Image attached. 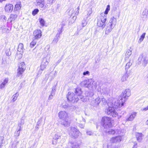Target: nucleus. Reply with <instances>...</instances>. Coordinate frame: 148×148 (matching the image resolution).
Instances as JSON below:
<instances>
[{
    "label": "nucleus",
    "mask_w": 148,
    "mask_h": 148,
    "mask_svg": "<svg viewBox=\"0 0 148 148\" xmlns=\"http://www.w3.org/2000/svg\"><path fill=\"white\" fill-rule=\"evenodd\" d=\"M118 101L117 99H114L112 101L113 102L112 103L111 101L108 102V105L109 107L106 111L108 115L113 117H115L117 116L118 113L116 112L114 108L116 109L118 107L121 106Z\"/></svg>",
    "instance_id": "f257e3e1"
},
{
    "label": "nucleus",
    "mask_w": 148,
    "mask_h": 148,
    "mask_svg": "<svg viewBox=\"0 0 148 148\" xmlns=\"http://www.w3.org/2000/svg\"><path fill=\"white\" fill-rule=\"evenodd\" d=\"M130 95V90L129 89L125 90L121 93V95L119 97V100L117 99L121 106L124 105V103Z\"/></svg>",
    "instance_id": "f03ea898"
},
{
    "label": "nucleus",
    "mask_w": 148,
    "mask_h": 148,
    "mask_svg": "<svg viewBox=\"0 0 148 148\" xmlns=\"http://www.w3.org/2000/svg\"><path fill=\"white\" fill-rule=\"evenodd\" d=\"M113 120L107 116H104L101 120V124L105 129H108L111 127L113 125Z\"/></svg>",
    "instance_id": "7ed1b4c3"
},
{
    "label": "nucleus",
    "mask_w": 148,
    "mask_h": 148,
    "mask_svg": "<svg viewBox=\"0 0 148 148\" xmlns=\"http://www.w3.org/2000/svg\"><path fill=\"white\" fill-rule=\"evenodd\" d=\"M116 23V18L113 17L111 18L107 25L105 31V34H109L114 27Z\"/></svg>",
    "instance_id": "20e7f679"
},
{
    "label": "nucleus",
    "mask_w": 148,
    "mask_h": 148,
    "mask_svg": "<svg viewBox=\"0 0 148 148\" xmlns=\"http://www.w3.org/2000/svg\"><path fill=\"white\" fill-rule=\"evenodd\" d=\"M148 62V55L143 54L140 55L138 59L137 63L140 64H142V65L145 67L147 65Z\"/></svg>",
    "instance_id": "39448f33"
},
{
    "label": "nucleus",
    "mask_w": 148,
    "mask_h": 148,
    "mask_svg": "<svg viewBox=\"0 0 148 148\" xmlns=\"http://www.w3.org/2000/svg\"><path fill=\"white\" fill-rule=\"evenodd\" d=\"M101 19L97 21V25L103 29L106 26L105 23L106 20L107 15H105L103 13H101Z\"/></svg>",
    "instance_id": "423d86ee"
},
{
    "label": "nucleus",
    "mask_w": 148,
    "mask_h": 148,
    "mask_svg": "<svg viewBox=\"0 0 148 148\" xmlns=\"http://www.w3.org/2000/svg\"><path fill=\"white\" fill-rule=\"evenodd\" d=\"M25 66L24 62H22L19 64L17 70V73L16 77H21L23 72L25 70Z\"/></svg>",
    "instance_id": "0eeeda50"
},
{
    "label": "nucleus",
    "mask_w": 148,
    "mask_h": 148,
    "mask_svg": "<svg viewBox=\"0 0 148 148\" xmlns=\"http://www.w3.org/2000/svg\"><path fill=\"white\" fill-rule=\"evenodd\" d=\"M68 100L73 102H77L78 100V98H77V96L75 95L73 92H69L67 96Z\"/></svg>",
    "instance_id": "6e6552de"
},
{
    "label": "nucleus",
    "mask_w": 148,
    "mask_h": 148,
    "mask_svg": "<svg viewBox=\"0 0 148 148\" xmlns=\"http://www.w3.org/2000/svg\"><path fill=\"white\" fill-rule=\"evenodd\" d=\"M75 94H76L77 96V98H78V100L80 99L81 101H84L85 99H84V97L81 95L82 93V92L81 89L80 88H77L75 89Z\"/></svg>",
    "instance_id": "1a4fd4ad"
},
{
    "label": "nucleus",
    "mask_w": 148,
    "mask_h": 148,
    "mask_svg": "<svg viewBox=\"0 0 148 148\" xmlns=\"http://www.w3.org/2000/svg\"><path fill=\"white\" fill-rule=\"evenodd\" d=\"M42 32L40 29H36L34 30L33 32V36L34 37L33 38L34 40H36L38 39L41 38L42 36Z\"/></svg>",
    "instance_id": "9d476101"
},
{
    "label": "nucleus",
    "mask_w": 148,
    "mask_h": 148,
    "mask_svg": "<svg viewBox=\"0 0 148 148\" xmlns=\"http://www.w3.org/2000/svg\"><path fill=\"white\" fill-rule=\"evenodd\" d=\"M79 130H70L69 134L72 137L76 138L79 136Z\"/></svg>",
    "instance_id": "9b49d317"
},
{
    "label": "nucleus",
    "mask_w": 148,
    "mask_h": 148,
    "mask_svg": "<svg viewBox=\"0 0 148 148\" xmlns=\"http://www.w3.org/2000/svg\"><path fill=\"white\" fill-rule=\"evenodd\" d=\"M58 115L60 118L63 120L69 118L68 114L65 111H61L58 113Z\"/></svg>",
    "instance_id": "f8f14e48"
},
{
    "label": "nucleus",
    "mask_w": 148,
    "mask_h": 148,
    "mask_svg": "<svg viewBox=\"0 0 148 148\" xmlns=\"http://www.w3.org/2000/svg\"><path fill=\"white\" fill-rule=\"evenodd\" d=\"M130 72L125 71V73L123 75L121 78V81L122 82H124L127 80L128 77L130 75Z\"/></svg>",
    "instance_id": "ddd939ff"
},
{
    "label": "nucleus",
    "mask_w": 148,
    "mask_h": 148,
    "mask_svg": "<svg viewBox=\"0 0 148 148\" xmlns=\"http://www.w3.org/2000/svg\"><path fill=\"white\" fill-rule=\"evenodd\" d=\"M36 3V5L41 8H45L44 0H35Z\"/></svg>",
    "instance_id": "4468645a"
},
{
    "label": "nucleus",
    "mask_w": 148,
    "mask_h": 148,
    "mask_svg": "<svg viewBox=\"0 0 148 148\" xmlns=\"http://www.w3.org/2000/svg\"><path fill=\"white\" fill-rule=\"evenodd\" d=\"M122 140V137L121 136H118L112 138L110 140V142L112 143H119Z\"/></svg>",
    "instance_id": "2eb2a0df"
},
{
    "label": "nucleus",
    "mask_w": 148,
    "mask_h": 148,
    "mask_svg": "<svg viewBox=\"0 0 148 148\" xmlns=\"http://www.w3.org/2000/svg\"><path fill=\"white\" fill-rule=\"evenodd\" d=\"M47 59L46 58L43 59L40 65V67L42 70H44L48 64Z\"/></svg>",
    "instance_id": "dca6fc26"
},
{
    "label": "nucleus",
    "mask_w": 148,
    "mask_h": 148,
    "mask_svg": "<svg viewBox=\"0 0 148 148\" xmlns=\"http://www.w3.org/2000/svg\"><path fill=\"white\" fill-rule=\"evenodd\" d=\"M88 88L90 89L93 87H95L96 83L93 79H88Z\"/></svg>",
    "instance_id": "f3484780"
},
{
    "label": "nucleus",
    "mask_w": 148,
    "mask_h": 148,
    "mask_svg": "<svg viewBox=\"0 0 148 148\" xmlns=\"http://www.w3.org/2000/svg\"><path fill=\"white\" fill-rule=\"evenodd\" d=\"M110 91V89L108 88L104 87H103L100 91L102 95L106 96L109 93Z\"/></svg>",
    "instance_id": "a211bd4d"
},
{
    "label": "nucleus",
    "mask_w": 148,
    "mask_h": 148,
    "mask_svg": "<svg viewBox=\"0 0 148 148\" xmlns=\"http://www.w3.org/2000/svg\"><path fill=\"white\" fill-rule=\"evenodd\" d=\"M13 8V6L12 4H7L5 7V11L7 12H11L12 11Z\"/></svg>",
    "instance_id": "6ab92c4d"
},
{
    "label": "nucleus",
    "mask_w": 148,
    "mask_h": 148,
    "mask_svg": "<svg viewBox=\"0 0 148 148\" xmlns=\"http://www.w3.org/2000/svg\"><path fill=\"white\" fill-rule=\"evenodd\" d=\"M62 124L65 127H68L70 125V121L69 118H66L63 120V121L62 123Z\"/></svg>",
    "instance_id": "aec40b11"
},
{
    "label": "nucleus",
    "mask_w": 148,
    "mask_h": 148,
    "mask_svg": "<svg viewBox=\"0 0 148 148\" xmlns=\"http://www.w3.org/2000/svg\"><path fill=\"white\" fill-rule=\"evenodd\" d=\"M136 138L137 140L139 142L141 141L142 139V137L143 136V135L142 133L138 132H136L135 133Z\"/></svg>",
    "instance_id": "412c9836"
},
{
    "label": "nucleus",
    "mask_w": 148,
    "mask_h": 148,
    "mask_svg": "<svg viewBox=\"0 0 148 148\" xmlns=\"http://www.w3.org/2000/svg\"><path fill=\"white\" fill-rule=\"evenodd\" d=\"M148 12V9L147 8H145L141 14L142 18H147V16Z\"/></svg>",
    "instance_id": "4be33fe9"
},
{
    "label": "nucleus",
    "mask_w": 148,
    "mask_h": 148,
    "mask_svg": "<svg viewBox=\"0 0 148 148\" xmlns=\"http://www.w3.org/2000/svg\"><path fill=\"white\" fill-rule=\"evenodd\" d=\"M136 112H133L131 114L127 119L126 120L127 121H132L136 116Z\"/></svg>",
    "instance_id": "5701e85b"
},
{
    "label": "nucleus",
    "mask_w": 148,
    "mask_h": 148,
    "mask_svg": "<svg viewBox=\"0 0 148 148\" xmlns=\"http://www.w3.org/2000/svg\"><path fill=\"white\" fill-rule=\"evenodd\" d=\"M57 74V72L56 71H55L54 72H51L49 74V79L50 81L52 80L56 76V75Z\"/></svg>",
    "instance_id": "b1692460"
},
{
    "label": "nucleus",
    "mask_w": 148,
    "mask_h": 148,
    "mask_svg": "<svg viewBox=\"0 0 148 148\" xmlns=\"http://www.w3.org/2000/svg\"><path fill=\"white\" fill-rule=\"evenodd\" d=\"M8 80L9 79L8 78L5 79L2 83L0 85V88L1 89L3 88L6 84L8 82Z\"/></svg>",
    "instance_id": "393cba45"
},
{
    "label": "nucleus",
    "mask_w": 148,
    "mask_h": 148,
    "mask_svg": "<svg viewBox=\"0 0 148 148\" xmlns=\"http://www.w3.org/2000/svg\"><path fill=\"white\" fill-rule=\"evenodd\" d=\"M0 30L2 33H4L6 32L9 29L6 26L3 25L1 27Z\"/></svg>",
    "instance_id": "a878e982"
},
{
    "label": "nucleus",
    "mask_w": 148,
    "mask_h": 148,
    "mask_svg": "<svg viewBox=\"0 0 148 148\" xmlns=\"http://www.w3.org/2000/svg\"><path fill=\"white\" fill-rule=\"evenodd\" d=\"M131 54L132 51L130 49L128 50L125 54V60H126L129 58Z\"/></svg>",
    "instance_id": "bb28decb"
},
{
    "label": "nucleus",
    "mask_w": 148,
    "mask_h": 148,
    "mask_svg": "<svg viewBox=\"0 0 148 148\" xmlns=\"http://www.w3.org/2000/svg\"><path fill=\"white\" fill-rule=\"evenodd\" d=\"M17 15L16 14H12L10 15V18L9 19L10 22L12 23L13 21H14L17 17Z\"/></svg>",
    "instance_id": "cd10ccee"
},
{
    "label": "nucleus",
    "mask_w": 148,
    "mask_h": 148,
    "mask_svg": "<svg viewBox=\"0 0 148 148\" xmlns=\"http://www.w3.org/2000/svg\"><path fill=\"white\" fill-rule=\"evenodd\" d=\"M88 80H84L80 84L82 86L88 88Z\"/></svg>",
    "instance_id": "c85d7f7f"
},
{
    "label": "nucleus",
    "mask_w": 148,
    "mask_h": 148,
    "mask_svg": "<svg viewBox=\"0 0 148 148\" xmlns=\"http://www.w3.org/2000/svg\"><path fill=\"white\" fill-rule=\"evenodd\" d=\"M23 46V45L22 43H19L18 47V51L23 52L24 49Z\"/></svg>",
    "instance_id": "c756f323"
},
{
    "label": "nucleus",
    "mask_w": 148,
    "mask_h": 148,
    "mask_svg": "<svg viewBox=\"0 0 148 148\" xmlns=\"http://www.w3.org/2000/svg\"><path fill=\"white\" fill-rule=\"evenodd\" d=\"M106 130V133L108 134H117V132L118 130Z\"/></svg>",
    "instance_id": "7c9ffc66"
},
{
    "label": "nucleus",
    "mask_w": 148,
    "mask_h": 148,
    "mask_svg": "<svg viewBox=\"0 0 148 148\" xmlns=\"http://www.w3.org/2000/svg\"><path fill=\"white\" fill-rule=\"evenodd\" d=\"M21 7V2H18L15 5L14 9L16 10H20Z\"/></svg>",
    "instance_id": "2f4dec72"
},
{
    "label": "nucleus",
    "mask_w": 148,
    "mask_h": 148,
    "mask_svg": "<svg viewBox=\"0 0 148 148\" xmlns=\"http://www.w3.org/2000/svg\"><path fill=\"white\" fill-rule=\"evenodd\" d=\"M60 38V36L58 34H57L55 38L53 41V42L54 43L56 44L59 40V38Z\"/></svg>",
    "instance_id": "473e14b6"
},
{
    "label": "nucleus",
    "mask_w": 148,
    "mask_h": 148,
    "mask_svg": "<svg viewBox=\"0 0 148 148\" xmlns=\"http://www.w3.org/2000/svg\"><path fill=\"white\" fill-rule=\"evenodd\" d=\"M132 62L130 60L128 62H127L125 65V71H128V69L130 68V67L132 65Z\"/></svg>",
    "instance_id": "72a5a7b5"
},
{
    "label": "nucleus",
    "mask_w": 148,
    "mask_h": 148,
    "mask_svg": "<svg viewBox=\"0 0 148 148\" xmlns=\"http://www.w3.org/2000/svg\"><path fill=\"white\" fill-rule=\"evenodd\" d=\"M36 39L34 40L33 38V41L30 43V47L31 48H33L36 45Z\"/></svg>",
    "instance_id": "f704fd0d"
},
{
    "label": "nucleus",
    "mask_w": 148,
    "mask_h": 148,
    "mask_svg": "<svg viewBox=\"0 0 148 148\" xmlns=\"http://www.w3.org/2000/svg\"><path fill=\"white\" fill-rule=\"evenodd\" d=\"M45 120V118H43L42 117L40 118L38 121V123L40 124L41 125L42 123L44 124Z\"/></svg>",
    "instance_id": "c9c22d12"
},
{
    "label": "nucleus",
    "mask_w": 148,
    "mask_h": 148,
    "mask_svg": "<svg viewBox=\"0 0 148 148\" xmlns=\"http://www.w3.org/2000/svg\"><path fill=\"white\" fill-rule=\"evenodd\" d=\"M145 34L146 33H144L140 36V38L138 40V42L139 43H140L141 42L143 41L144 38H145Z\"/></svg>",
    "instance_id": "e433bc0d"
},
{
    "label": "nucleus",
    "mask_w": 148,
    "mask_h": 148,
    "mask_svg": "<svg viewBox=\"0 0 148 148\" xmlns=\"http://www.w3.org/2000/svg\"><path fill=\"white\" fill-rule=\"evenodd\" d=\"M19 95V94L18 92H17L14 94L12 96L13 99L12 101L13 102L15 101L17 99V97Z\"/></svg>",
    "instance_id": "4c0bfd02"
},
{
    "label": "nucleus",
    "mask_w": 148,
    "mask_h": 148,
    "mask_svg": "<svg viewBox=\"0 0 148 148\" xmlns=\"http://www.w3.org/2000/svg\"><path fill=\"white\" fill-rule=\"evenodd\" d=\"M56 86H53L52 88V90L51 91L50 94L54 96L55 94V92L56 91Z\"/></svg>",
    "instance_id": "58836bf2"
},
{
    "label": "nucleus",
    "mask_w": 148,
    "mask_h": 148,
    "mask_svg": "<svg viewBox=\"0 0 148 148\" xmlns=\"http://www.w3.org/2000/svg\"><path fill=\"white\" fill-rule=\"evenodd\" d=\"M94 101L96 105H98L100 102V98L99 97H97L96 99L94 100Z\"/></svg>",
    "instance_id": "ea45409f"
},
{
    "label": "nucleus",
    "mask_w": 148,
    "mask_h": 148,
    "mask_svg": "<svg viewBox=\"0 0 148 148\" xmlns=\"http://www.w3.org/2000/svg\"><path fill=\"white\" fill-rule=\"evenodd\" d=\"M10 49L9 48L6 49L5 53L6 55L8 56H10L11 55V52L10 51Z\"/></svg>",
    "instance_id": "a19ab883"
},
{
    "label": "nucleus",
    "mask_w": 148,
    "mask_h": 148,
    "mask_svg": "<svg viewBox=\"0 0 148 148\" xmlns=\"http://www.w3.org/2000/svg\"><path fill=\"white\" fill-rule=\"evenodd\" d=\"M110 5H108L107 6V7H106V10L105 11L104 13L103 14H104L106 15L107 14H108V13L109 11L110 10Z\"/></svg>",
    "instance_id": "79ce46f5"
},
{
    "label": "nucleus",
    "mask_w": 148,
    "mask_h": 148,
    "mask_svg": "<svg viewBox=\"0 0 148 148\" xmlns=\"http://www.w3.org/2000/svg\"><path fill=\"white\" fill-rule=\"evenodd\" d=\"M39 22L40 25L42 26H44L45 25V21L42 18H41L39 19Z\"/></svg>",
    "instance_id": "37998d69"
},
{
    "label": "nucleus",
    "mask_w": 148,
    "mask_h": 148,
    "mask_svg": "<svg viewBox=\"0 0 148 148\" xmlns=\"http://www.w3.org/2000/svg\"><path fill=\"white\" fill-rule=\"evenodd\" d=\"M87 24V23L86 20L84 19L82 21L81 23V25L83 27L86 25Z\"/></svg>",
    "instance_id": "c03bdc74"
},
{
    "label": "nucleus",
    "mask_w": 148,
    "mask_h": 148,
    "mask_svg": "<svg viewBox=\"0 0 148 148\" xmlns=\"http://www.w3.org/2000/svg\"><path fill=\"white\" fill-rule=\"evenodd\" d=\"M63 26H62L61 27L58 29V32L57 34H58L59 36H60V35L62 33V32L63 31Z\"/></svg>",
    "instance_id": "a18cd8bd"
},
{
    "label": "nucleus",
    "mask_w": 148,
    "mask_h": 148,
    "mask_svg": "<svg viewBox=\"0 0 148 148\" xmlns=\"http://www.w3.org/2000/svg\"><path fill=\"white\" fill-rule=\"evenodd\" d=\"M54 1V0H47V4L49 5L50 6L51 5H52Z\"/></svg>",
    "instance_id": "49530a36"
},
{
    "label": "nucleus",
    "mask_w": 148,
    "mask_h": 148,
    "mask_svg": "<svg viewBox=\"0 0 148 148\" xmlns=\"http://www.w3.org/2000/svg\"><path fill=\"white\" fill-rule=\"evenodd\" d=\"M39 10L38 9H34L32 12V14L34 16L36 15L38 12Z\"/></svg>",
    "instance_id": "de8ad7c7"
},
{
    "label": "nucleus",
    "mask_w": 148,
    "mask_h": 148,
    "mask_svg": "<svg viewBox=\"0 0 148 148\" xmlns=\"http://www.w3.org/2000/svg\"><path fill=\"white\" fill-rule=\"evenodd\" d=\"M79 7H78L75 10V15H77L79 12Z\"/></svg>",
    "instance_id": "09e8293b"
},
{
    "label": "nucleus",
    "mask_w": 148,
    "mask_h": 148,
    "mask_svg": "<svg viewBox=\"0 0 148 148\" xmlns=\"http://www.w3.org/2000/svg\"><path fill=\"white\" fill-rule=\"evenodd\" d=\"M60 137V136L58 134H56L55 136L53 138V139L57 141L58 139Z\"/></svg>",
    "instance_id": "8fccbe9b"
},
{
    "label": "nucleus",
    "mask_w": 148,
    "mask_h": 148,
    "mask_svg": "<svg viewBox=\"0 0 148 148\" xmlns=\"http://www.w3.org/2000/svg\"><path fill=\"white\" fill-rule=\"evenodd\" d=\"M4 139V138L2 136L0 137V147H1L2 144L3 143V141Z\"/></svg>",
    "instance_id": "3c124183"
},
{
    "label": "nucleus",
    "mask_w": 148,
    "mask_h": 148,
    "mask_svg": "<svg viewBox=\"0 0 148 148\" xmlns=\"http://www.w3.org/2000/svg\"><path fill=\"white\" fill-rule=\"evenodd\" d=\"M20 130H18L17 131H16L15 133H14V136H18L20 134Z\"/></svg>",
    "instance_id": "603ef678"
},
{
    "label": "nucleus",
    "mask_w": 148,
    "mask_h": 148,
    "mask_svg": "<svg viewBox=\"0 0 148 148\" xmlns=\"http://www.w3.org/2000/svg\"><path fill=\"white\" fill-rule=\"evenodd\" d=\"M86 133L87 135H91L93 134V133L92 132L91 130H88L86 132Z\"/></svg>",
    "instance_id": "864d4df0"
},
{
    "label": "nucleus",
    "mask_w": 148,
    "mask_h": 148,
    "mask_svg": "<svg viewBox=\"0 0 148 148\" xmlns=\"http://www.w3.org/2000/svg\"><path fill=\"white\" fill-rule=\"evenodd\" d=\"M101 101L103 104H105L107 102L105 99L103 98L102 99Z\"/></svg>",
    "instance_id": "5fc2aeb1"
},
{
    "label": "nucleus",
    "mask_w": 148,
    "mask_h": 148,
    "mask_svg": "<svg viewBox=\"0 0 148 148\" xmlns=\"http://www.w3.org/2000/svg\"><path fill=\"white\" fill-rule=\"evenodd\" d=\"M19 122H20L21 123L22 125H23L24 123V118L23 117H22L21 118V120Z\"/></svg>",
    "instance_id": "6e6d98bb"
},
{
    "label": "nucleus",
    "mask_w": 148,
    "mask_h": 148,
    "mask_svg": "<svg viewBox=\"0 0 148 148\" xmlns=\"http://www.w3.org/2000/svg\"><path fill=\"white\" fill-rule=\"evenodd\" d=\"M22 124L20 122H19L18 127V130H21V129L22 128Z\"/></svg>",
    "instance_id": "4d7b16f0"
},
{
    "label": "nucleus",
    "mask_w": 148,
    "mask_h": 148,
    "mask_svg": "<svg viewBox=\"0 0 148 148\" xmlns=\"http://www.w3.org/2000/svg\"><path fill=\"white\" fill-rule=\"evenodd\" d=\"M83 75H90V72L88 71H87L86 72H84L83 73Z\"/></svg>",
    "instance_id": "13d9d810"
},
{
    "label": "nucleus",
    "mask_w": 148,
    "mask_h": 148,
    "mask_svg": "<svg viewBox=\"0 0 148 148\" xmlns=\"http://www.w3.org/2000/svg\"><path fill=\"white\" fill-rule=\"evenodd\" d=\"M92 13V8H90V10L87 14V16H89Z\"/></svg>",
    "instance_id": "bf43d9fd"
},
{
    "label": "nucleus",
    "mask_w": 148,
    "mask_h": 148,
    "mask_svg": "<svg viewBox=\"0 0 148 148\" xmlns=\"http://www.w3.org/2000/svg\"><path fill=\"white\" fill-rule=\"evenodd\" d=\"M79 126L81 129L84 128V125L83 124L80 123L79 124Z\"/></svg>",
    "instance_id": "052dcab7"
},
{
    "label": "nucleus",
    "mask_w": 148,
    "mask_h": 148,
    "mask_svg": "<svg viewBox=\"0 0 148 148\" xmlns=\"http://www.w3.org/2000/svg\"><path fill=\"white\" fill-rule=\"evenodd\" d=\"M53 96H54V95L50 94V95H49V97L48 99L49 100H51L53 98Z\"/></svg>",
    "instance_id": "680f3d73"
},
{
    "label": "nucleus",
    "mask_w": 148,
    "mask_h": 148,
    "mask_svg": "<svg viewBox=\"0 0 148 148\" xmlns=\"http://www.w3.org/2000/svg\"><path fill=\"white\" fill-rule=\"evenodd\" d=\"M40 124H38V122L37 123V125H36V127H35V128L37 129H39L40 128V127H39L40 126H41V125Z\"/></svg>",
    "instance_id": "e2e57ef3"
},
{
    "label": "nucleus",
    "mask_w": 148,
    "mask_h": 148,
    "mask_svg": "<svg viewBox=\"0 0 148 148\" xmlns=\"http://www.w3.org/2000/svg\"><path fill=\"white\" fill-rule=\"evenodd\" d=\"M49 78V74H47L45 75V79L46 80H47Z\"/></svg>",
    "instance_id": "0e129e2a"
},
{
    "label": "nucleus",
    "mask_w": 148,
    "mask_h": 148,
    "mask_svg": "<svg viewBox=\"0 0 148 148\" xmlns=\"http://www.w3.org/2000/svg\"><path fill=\"white\" fill-rule=\"evenodd\" d=\"M42 69L40 68V70H39V71H38V74L40 75L41 74L42 71L43 70H42Z\"/></svg>",
    "instance_id": "69168bd1"
},
{
    "label": "nucleus",
    "mask_w": 148,
    "mask_h": 148,
    "mask_svg": "<svg viewBox=\"0 0 148 148\" xmlns=\"http://www.w3.org/2000/svg\"><path fill=\"white\" fill-rule=\"evenodd\" d=\"M11 148H17L16 145L14 144H13Z\"/></svg>",
    "instance_id": "338daca9"
},
{
    "label": "nucleus",
    "mask_w": 148,
    "mask_h": 148,
    "mask_svg": "<svg viewBox=\"0 0 148 148\" xmlns=\"http://www.w3.org/2000/svg\"><path fill=\"white\" fill-rule=\"evenodd\" d=\"M147 110H148V106L144 108L143 109V110H144V111H145Z\"/></svg>",
    "instance_id": "774afa93"
}]
</instances>
